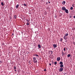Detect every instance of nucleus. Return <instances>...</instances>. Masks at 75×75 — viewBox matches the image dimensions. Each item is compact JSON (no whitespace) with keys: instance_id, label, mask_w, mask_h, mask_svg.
<instances>
[{"instance_id":"obj_1","label":"nucleus","mask_w":75,"mask_h":75,"mask_svg":"<svg viewBox=\"0 0 75 75\" xmlns=\"http://www.w3.org/2000/svg\"><path fill=\"white\" fill-rule=\"evenodd\" d=\"M68 35V33H66L65 35L64 36V40H67V38L66 37H67Z\"/></svg>"},{"instance_id":"obj_2","label":"nucleus","mask_w":75,"mask_h":75,"mask_svg":"<svg viewBox=\"0 0 75 75\" xmlns=\"http://www.w3.org/2000/svg\"><path fill=\"white\" fill-rule=\"evenodd\" d=\"M33 61L34 63H37V59L35 58V57H33Z\"/></svg>"},{"instance_id":"obj_3","label":"nucleus","mask_w":75,"mask_h":75,"mask_svg":"<svg viewBox=\"0 0 75 75\" xmlns=\"http://www.w3.org/2000/svg\"><path fill=\"white\" fill-rule=\"evenodd\" d=\"M63 70H64V69H63V68H59V71H60V72H62Z\"/></svg>"},{"instance_id":"obj_4","label":"nucleus","mask_w":75,"mask_h":75,"mask_svg":"<svg viewBox=\"0 0 75 75\" xmlns=\"http://www.w3.org/2000/svg\"><path fill=\"white\" fill-rule=\"evenodd\" d=\"M62 10H64V11H65L66 10V8L65 7H63L62 8Z\"/></svg>"},{"instance_id":"obj_5","label":"nucleus","mask_w":75,"mask_h":75,"mask_svg":"<svg viewBox=\"0 0 75 75\" xmlns=\"http://www.w3.org/2000/svg\"><path fill=\"white\" fill-rule=\"evenodd\" d=\"M60 59H61L60 57H57V61H60Z\"/></svg>"},{"instance_id":"obj_6","label":"nucleus","mask_w":75,"mask_h":75,"mask_svg":"<svg viewBox=\"0 0 75 75\" xmlns=\"http://www.w3.org/2000/svg\"><path fill=\"white\" fill-rule=\"evenodd\" d=\"M53 46L54 47V48H56L57 47V44L55 45V44H53Z\"/></svg>"},{"instance_id":"obj_7","label":"nucleus","mask_w":75,"mask_h":75,"mask_svg":"<svg viewBox=\"0 0 75 75\" xmlns=\"http://www.w3.org/2000/svg\"><path fill=\"white\" fill-rule=\"evenodd\" d=\"M66 13H68L69 11H68V10L66 9L65 10Z\"/></svg>"},{"instance_id":"obj_8","label":"nucleus","mask_w":75,"mask_h":75,"mask_svg":"<svg viewBox=\"0 0 75 75\" xmlns=\"http://www.w3.org/2000/svg\"><path fill=\"white\" fill-rule=\"evenodd\" d=\"M38 46L39 48H41V45L40 44L38 45Z\"/></svg>"},{"instance_id":"obj_9","label":"nucleus","mask_w":75,"mask_h":75,"mask_svg":"<svg viewBox=\"0 0 75 75\" xmlns=\"http://www.w3.org/2000/svg\"><path fill=\"white\" fill-rule=\"evenodd\" d=\"M13 17H14L15 19H16V18H17V15H14L13 16Z\"/></svg>"},{"instance_id":"obj_10","label":"nucleus","mask_w":75,"mask_h":75,"mask_svg":"<svg viewBox=\"0 0 75 75\" xmlns=\"http://www.w3.org/2000/svg\"><path fill=\"white\" fill-rule=\"evenodd\" d=\"M62 4H64V5H65V1H63V2L62 3Z\"/></svg>"},{"instance_id":"obj_11","label":"nucleus","mask_w":75,"mask_h":75,"mask_svg":"<svg viewBox=\"0 0 75 75\" xmlns=\"http://www.w3.org/2000/svg\"><path fill=\"white\" fill-rule=\"evenodd\" d=\"M64 67V65L63 64H61L60 65V68H62Z\"/></svg>"},{"instance_id":"obj_12","label":"nucleus","mask_w":75,"mask_h":75,"mask_svg":"<svg viewBox=\"0 0 75 75\" xmlns=\"http://www.w3.org/2000/svg\"><path fill=\"white\" fill-rule=\"evenodd\" d=\"M49 52H50L51 54H52L53 53V52H52V51H49Z\"/></svg>"},{"instance_id":"obj_13","label":"nucleus","mask_w":75,"mask_h":75,"mask_svg":"<svg viewBox=\"0 0 75 75\" xmlns=\"http://www.w3.org/2000/svg\"><path fill=\"white\" fill-rule=\"evenodd\" d=\"M18 6H19V5L18 4V5L16 6V8H18Z\"/></svg>"},{"instance_id":"obj_14","label":"nucleus","mask_w":75,"mask_h":75,"mask_svg":"<svg viewBox=\"0 0 75 75\" xmlns=\"http://www.w3.org/2000/svg\"><path fill=\"white\" fill-rule=\"evenodd\" d=\"M59 64H60V65H62L63 64V62H60L59 63Z\"/></svg>"},{"instance_id":"obj_15","label":"nucleus","mask_w":75,"mask_h":75,"mask_svg":"<svg viewBox=\"0 0 75 75\" xmlns=\"http://www.w3.org/2000/svg\"><path fill=\"white\" fill-rule=\"evenodd\" d=\"M1 4L2 5V6H4V3H3V2H2L1 3Z\"/></svg>"},{"instance_id":"obj_16","label":"nucleus","mask_w":75,"mask_h":75,"mask_svg":"<svg viewBox=\"0 0 75 75\" xmlns=\"http://www.w3.org/2000/svg\"><path fill=\"white\" fill-rule=\"evenodd\" d=\"M22 5H23V6H24V7L27 6V4H23Z\"/></svg>"},{"instance_id":"obj_17","label":"nucleus","mask_w":75,"mask_h":75,"mask_svg":"<svg viewBox=\"0 0 75 75\" xmlns=\"http://www.w3.org/2000/svg\"><path fill=\"white\" fill-rule=\"evenodd\" d=\"M71 56V54H69L67 55V57H69Z\"/></svg>"},{"instance_id":"obj_18","label":"nucleus","mask_w":75,"mask_h":75,"mask_svg":"<svg viewBox=\"0 0 75 75\" xmlns=\"http://www.w3.org/2000/svg\"><path fill=\"white\" fill-rule=\"evenodd\" d=\"M54 64L55 65H57V62H55L54 63Z\"/></svg>"},{"instance_id":"obj_19","label":"nucleus","mask_w":75,"mask_h":75,"mask_svg":"<svg viewBox=\"0 0 75 75\" xmlns=\"http://www.w3.org/2000/svg\"><path fill=\"white\" fill-rule=\"evenodd\" d=\"M14 69H17V68H16V67H14Z\"/></svg>"},{"instance_id":"obj_20","label":"nucleus","mask_w":75,"mask_h":75,"mask_svg":"<svg viewBox=\"0 0 75 75\" xmlns=\"http://www.w3.org/2000/svg\"><path fill=\"white\" fill-rule=\"evenodd\" d=\"M28 22H27V23H26V25H30V24H29V23H28Z\"/></svg>"},{"instance_id":"obj_21","label":"nucleus","mask_w":75,"mask_h":75,"mask_svg":"<svg viewBox=\"0 0 75 75\" xmlns=\"http://www.w3.org/2000/svg\"><path fill=\"white\" fill-rule=\"evenodd\" d=\"M70 9L71 10H73V7H71Z\"/></svg>"},{"instance_id":"obj_22","label":"nucleus","mask_w":75,"mask_h":75,"mask_svg":"<svg viewBox=\"0 0 75 75\" xmlns=\"http://www.w3.org/2000/svg\"><path fill=\"white\" fill-rule=\"evenodd\" d=\"M27 22H28V23H29V22L30 21H29V19H28L27 20Z\"/></svg>"},{"instance_id":"obj_23","label":"nucleus","mask_w":75,"mask_h":75,"mask_svg":"<svg viewBox=\"0 0 75 75\" xmlns=\"http://www.w3.org/2000/svg\"><path fill=\"white\" fill-rule=\"evenodd\" d=\"M60 41H61V42H62V38H61L60 40Z\"/></svg>"},{"instance_id":"obj_24","label":"nucleus","mask_w":75,"mask_h":75,"mask_svg":"<svg viewBox=\"0 0 75 75\" xmlns=\"http://www.w3.org/2000/svg\"><path fill=\"white\" fill-rule=\"evenodd\" d=\"M35 56H36V57H38V54H35Z\"/></svg>"},{"instance_id":"obj_25","label":"nucleus","mask_w":75,"mask_h":75,"mask_svg":"<svg viewBox=\"0 0 75 75\" xmlns=\"http://www.w3.org/2000/svg\"><path fill=\"white\" fill-rule=\"evenodd\" d=\"M72 7H75V5H74V4H73L72 5Z\"/></svg>"},{"instance_id":"obj_26","label":"nucleus","mask_w":75,"mask_h":75,"mask_svg":"<svg viewBox=\"0 0 75 75\" xmlns=\"http://www.w3.org/2000/svg\"><path fill=\"white\" fill-rule=\"evenodd\" d=\"M64 51H66L65 50V48H64Z\"/></svg>"},{"instance_id":"obj_27","label":"nucleus","mask_w":75,"mask_h":75,"mask_svg":"<svg viewBox=\"0 0 75 75\" xmlns=\"http://www.w3.org/2000/svg\"><path fill=\"white\" fill-rule=\"evenodd\" d=\"M44 71H47V70L46 69H44Z\"/></svg>"},{"instance_id":"obj_28","label":"nucleus","mask_w":75,"mask_h":75,"mask_svg":"<svg viewBox=\"0 0 75 75\" xmlns=\"http://www.w3.org/2000/svg\"><path fill=\"white\" fill-rule=\"evenodd\" d=\"M71 17H72V16H71V15H70V16H69V18H71Z\"/></svg>"},{"instance_id":"obj_29","label":"nucleus","mask_w":75,"mask_h":75,"mask_svg":"<svg viewBox=\"0 0 75 75\" xmlns=\"http://www.w3.org/2000/svg\"><path fill=\"white\" fill-rule=\"evenodd\" d=\"M62 55H63V54H64V53H63V52H62Z\"/></svg>"},{"instance_id":"obj_30","label":"nucleus","mask_w":75,"mask_h":75,"mask_svg":"<svg viewBox=\"0 0 75 75\" xmlns=\"http://www.w3.org/2000/svg\"><path fill=\"white\" fill-rule=\"evenodd\" d=\"M54 17H55V18H57V16H55Z\"/></svg>"},{"instance_id":"obj_31","label":"nucleus","mask_w":75,"mask_h":75,"mask_svg":"<svg viewBox=\"0 0 75 75\" xmlns=\"http://www.w3.org/2000/svg\"><path fill=\"white\" fill-rule=\"evenodd\" d=\"M50 65H51V63H50L49 64Z\"/></svg>"},{"instance_id":"obj_32","label":"nucleus","mask_w":75,"mask_h":75,"mask_svg":"<svg viewBox=\"0 0 75 75\" xmlns=\"http://www.w3.org/2000/svg\"><path fill=\"white\" fill-rule=\"evenodd\" d=\"M73 17L74 18H75V16H74Z\"/></svg>"},{"instance_id":"obj_33","label":"nucleus","mask_w":75,"mask_h":75,"mask_svg":"<svg viewBox=\"0 0 75 75\" xmlns=\"http://www.w3.org/2000/svg\"><path fill=\"white\" fill-rule=\"evenodd\" d=\"M65 42H67V40L66 41H65Z\"/></svg>"},{"instance_id":"obj_34","label":"nucleus","mask_w":75,"mask_h":75,"mask_svg":"<svg viewBox=\"0 0 75 75\" xmlns=\"http://www.w3.org/2000/svg\"><path fill=\"white\" fill-rule=\"evenodd\" d=\"M48 3H46V4H48Z\"/></svg>"},{"instance_id":"obj_35","label":"nucleus","mask_w":75,"mask_h":75,"mask_svg":"<svg viewBox=\"0 0 75 75\" xmlns=\"http://www.w3.org/2000/svg\"><path fill=\"white\" fill-rule=\"evenodd\" d=\"M15 71H16H16H17V70H15Z\"/></svg>"},{"instance_id":"obj_36","label":"nucleus","mask_w":75,"mask_h":75,"mask_svg":"<svg viewBox=\"0 0 75 75\" xmlns=\"http://www.w3.org/2000/svg\"><path fill=\"white\" fill-rule=\"evenodd\" d=\"M10 19H11V18H10Z\"/></svg>"},{"instance_id":"obj_37","label":"nucleus","mask_w":75,"mask_h":75,"mask_svg":"<svg viewBox=\"0 0 75 75\" xmlns=\"http://www.w3.org/2000/svg\"><path fill=\"white\" fill-rule=\"evenodd\" d=\"M12 35H14V33H12Z\"/></svg>"},{"instance_id":"obj_38","label":"nucleus","mask_w":75,"mask_h":75,"mask_svg":"<svg viewBox=\"0 0 75 75\" xmlns=\"http://www.w3.org/2000/svg\"><path fill=\"white\" fill-rule=\"evenodd\" d=\"M1 61H0V63H1Z\"/></svg>"},{"instance_id":"obj_39","label":"nucleus","mask_w":75,"mask_h":75,"mask_svg":"<svg viewBox=\"0 0 75 75\" xmlns=\"http://www.w3.org/2000/svg\"><path fill=\"white\" fill-rule=\"evenodd\" d=\"M49 3H50V2H49Z\"/></svg>"},{"instance_id":"obj_40","label":"nucleus","mask_w":75,"mask_h":75,"mask_svg":"<svg viewBox=\"0 0 75 75\" xmlns=\"http://www.w3.org/2000/svg\"><path fill=\"white\" fill-rule=\"evenodd\" d=\"M62 52H63V50H62Z\"/></svg>"},{"instance_id":"obj_41","label":"nucleus","mask_w":75,"mask_h":75,"mask_svg":"<svg viewBox=\"0 0 75 75\" xmlns=\"http://www.w3.org/2000/svg\"><path fill=\"white\" fill-rule=\"evenodd\" d=\"M41 59V58H40V59Z\"/></svg>"},{"instance_id":"obj_42","label":"nucleus","mask_w":75,"mask_h":75,"mask_svg":"<svg viewBox=\"0 0 75 75\" xmlns=\"http://www.w3.org/2000/svg\"><path fill=\"white\" fill-rule=\"evenodd\" d=\"M67 50H68V49H67Z\"/></svg>"},{"instance_id":"obj_43","label":"nucleus","mask_w":75,"mask_h":75,"mask_svg":"<svg viewBox=\"0 0 75 75\" xmlns=\"http://www.w3.org/2000/svg\"><path fill=\"white\" fill-rule=\"evenodd\" d=\"M53 57H54V56L53 55Z\"/></svg>"}]
</instances>
